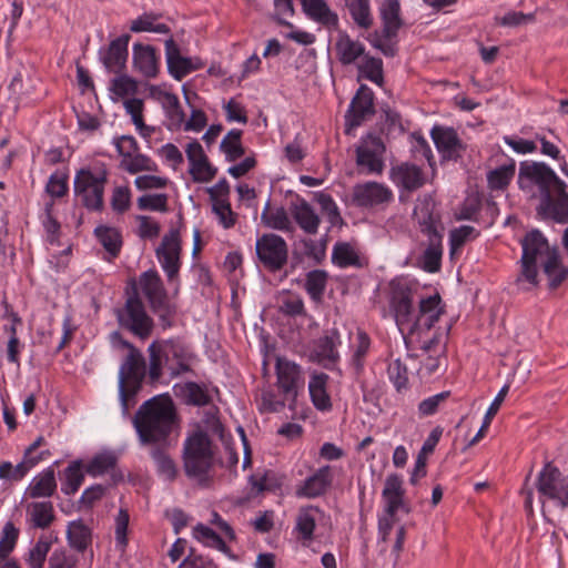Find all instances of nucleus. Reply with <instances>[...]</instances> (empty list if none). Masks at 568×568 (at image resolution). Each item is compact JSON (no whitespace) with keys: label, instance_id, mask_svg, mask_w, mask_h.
Here are the masks:
<instances>
[{"label":"nucleus","instance_id":"f257e3e1","mask_svg":"<svg viewBox=\"0 0 568 568\" xmlns=\"http://www.w3.org/2000/svg\"><path fill=\"white\" fill-rule=\"evenodd\" d=\"M390 308L402 335L420 336L430 331L444 314V306L438 293L420 298L418 310L413 307V291L403 280L390 282Z\"/></svg>","mask_w":568,"mask_h":568},{"label":"nucleus","instance_id":"f03ea898","mask_svg":"<svg viewBox=\"0 0 568 568\" xmlns=\"http://www.w3.org/2000/svg\"><path fill=\"white\" fill-rule=\"evenodd\" d=\"M142 444H162L178 425L174 403L169 395H158L144 402L133 418Z\"/></svg>","mask_w":568,"mask_h":568},{"label":"nucleus","instance_id":"7ed1b4c3","mask_svg":"<svg viewBox=\"0 0 568 568\" xmlns=\"http://www.w3.org/2000/svg\"><path fill=\"white\" fill-rule=\"evenodd\" d=\"M414 217L420 233L427 237L420 263L423 270L435 273L440 268L443 255L444 225L430 196L419 200L414 209Z\"/></svg>","mask_w":568,"mask_h":568},{"label":"nucleus","instance_id":"20e7f679","mask_svg":"<svg viewBox=\"0 0 568 568\" xmlns=\"http://www.w3.org/2000/svg\"><path fill=\"white\" fill-rule=\"evenodd\" d=\"M518 184L527 196L539 199V202L554 196L555 192H562V186H566L547 164L529 161H524L519 165Z\"/></svg>","mask_w":568,"mask_h":568},{"label":"nucleus","instance_id":"39448f33","mask_svg":"<svg viewBox=\"0 0 568 568\" xmlns=\"http://www.w3.org/2000/svg\"><path fill=\"white\" fill-rule=\"evenodd\" d=\"M146 374L145 359L138 348H132L119 369V396L123 414L136 404L135 396Z\"/></svg>","mask_w":568,"mask_h":568},{"label":"nucleus","instance_id":"423d86ee","mask_svg":"<svg viewBox=\"0 0 568 568\" xmlns=\"http://www.w3.org/2000/svg\"><path fill=\"white\" fill-rule=\"evenodd\" d=\"M523 255H521V273L517 278V283L527 282L530 287L538 284V263L544 265L552 254H558L555 248H551L544 237V235L534 230L526 234L521 240Z\"/></svg>","mask_w":568,"mask_h":568},{"label":"nucleus","instance_id":"0eeeda50","mask_svg":"<svg viewBox=\"0 0 568 568\" xmlns=\"http://www.w3.org/2000/svg\"><path fill=\"white\" fill-rule=\"evenodd\" d=\"M184 470L189 477L203 480L213 466V449L209 436L196 432L184 443Z\"/></svg>","mask_w":568,"mask_h":568},{"label":"nucleus","instance_id":"6e6552de","mask_svg":"<svg viewBox=\"0 0 568 568\" xmlns=\"http://www.w3.org/2000/svg\"><path fill=\"white\" fill-rule=\"evenodd\" d=\"M106 181L108 171L104 168H83L77 172L74 193L88 210H102Z\"/></svg>","mask_w":568,"mask_h":568},{"label":"nucleus","instance_id":"1a4fd4ad","mask_svg":"<svg viewBox=\"0 0 568 568\" xmlns=\"http://www.w3.org/2000/svg\"><path fill=\"white\" fill-rule=\"evenodd\" d=\"M140 285L152 312L159 317L161 326H171L175 306L169 302L168 293L159 273L154 270L142 273Z\"/></svg>","mask_w":568,"mask_h":568},{"label":"nucleus","instance_id":"9d476101","mask_svg":"<svg viewBox=\"0 0 568 568\" xmlns=\"http://www.w3.org/2000/svg\"><path fill=\"white\" fill-rule=\"evenodd\" d=\"M182 242L176 229L170 230L155 250L156 258L166 274L168 282L174 285L173 295L180 290L179 273L181 268Z\"/></svg>","mask_w":568,"mask_h":568},{"label":"nucleus","instance_id":"9b49d317","mask_svg":"<svg viewBox=\"0 0 568 568\" xmlns=\"http://www.w3.org/2000/svg\"><path fill=\"white\" fill-rule=\"evenodd\" d=\"M118 320L122 327L142 339L148 338L152 333L153 320L146 314L138 294L126 300L124 308L118 315Z\"/></svg>","mask_w":568,"mask_h":568},{"label":"nucleus","instance_id":"f8f14e48","mask_svg":"<svg viewBox=\"0 0 568 568\" xmlns=\"http://www.w3.org/2000/svg\"><path fill=\"white\" fill-rule=\"evenodd\" d=\"M255 251L258 261L272 272L280 271L287 262V244L277 234H263L256 241Z\"/></svg>","mask_w":568,"mask_h":568},{"label":"nucleus","instance_id":"ddd939ff","mask_svg":"<svg viewBox=\"0 0 568 568\" xmlns=\"http://www.w3.org/2000/svg\"><path fill=\"white\" fill-rule=\"evenodd\" d=\"M538 493L555 500L562 509L568 507V478L560 470L547 463L538 475Z\"/></svg>","mask_w":568,"mask_h":568},{"label":"nucleus","instance_id":"4468645a","mask_svg":"<svg viewBox=\"0 0 568 568\" xmlns=\"http://www.w3.org/2000/svg\"><path fill=\"white\" fill-rule=\"evenodd\" d=\"M385 144L379 136L368 134L356 148V164L367 173L382 174L384 170Z\"/></svg>","mask_w":568,"mask_h":568},{"label":"nucleus","instance_id":"2eb2a0df","mask_svg":"<svg viewBox=\"0 0 568 568\" xmlns=\"http://www.w3.org/2000/svg\"><path fill=\"white\" fill-rule=\"evenodd\" d=\"M374 114V93L367 85L362 84L352 99L349 108L345 114V132L349 134L354 128L359 126Z\"/></svg>","mask_w":568,"mask_h":568},{"label":"nucleus","instance_id":"dca6fc26","mask_svg":"<svg viewBox=\"0 0 568 568\" xmlns=\"http://www.w3.org/2000/svg\"><path fill=\"white\" fill-rule=\"evenodd\" d=\"M160 345L162 347L165 367L172 377L191 371L194 356L184 344L175 341H166Z\"/></svg>","mask_w":568,"mask_h":568},{"label":"nucleus","instance_id":"f3484780","mask_svg":"<svg viewBox=\"0 0 568 568\" xmlns=\"http://www.w3.org/2000/svg\"><path fill=\"white\" fill-rule=\"evenodd\" d=\"M392 197V191L378 182L358 183L352 192L353 203L358 207H374L388 203Z\"/></svg>","mask_w":568,"mask_h":568},{"label":"nucleus","instance_id":"a211bd4d","mask_svg":"<svg viewBox=\"0 0 568 568\" xmlns=\"http://www.w3.org/2000/svg\"><path fill=\"white\" fill-rule=\"evenodd\" d=\"M277 386L286 399L294 400L304 381L298 365L293 362L278 358L276 362Z\"/></svg>","mask_w":568,"mask_h":568},{"label":"nucleus","instance_id":"6ab92c4d","mask_svg":"<svg viewBox=\"0 0 568 568\" xmlns=\"http://www.w3.org/2000/svg\"><path fill=\"white\" fill-rule=\"evenodd\" d=\"M185 153L193 181L204 183L214 179L217 170L211 165L202 145L196 140L186 145Z\"/></svg>","mask_w":568,"mask_h":568},{"label":"nucleus","instance_id":"aec40b11","mask_svg":"<svg viewBox=\"0 0 568 568\" xmlns=\"http://www.w3.org/2000/svg\"><path fill=\"white\" fill-rule=\"evenodd\" d=\"M430 134L443 159L457 160L462 156L465 148L453 128L435 125Z\"/></svg>","mask_w":568,"mask_h":568},{"label":"nucleus","instance_id":"412c9836","mask_svg":"<svg viewBox=\"0 0 568 568\" xmlns=\"http://www.w3.org/2000/svg\"><path fill=\"white\" fill-rule=\"evenodd\" d=\"M382 495L385 500V514L389 517H395L399 509L409 513V508L404 503L405 490L399 475L390 474L387 476Z\"/></svg>","mask_w":568,"mask_h":568},{"label":"nucleus","instance_id":"4be33fe9","mask_svg":"<svg viewBox=\"0 0 568 568\" xmlns=\"http://www.w3.org/2000/svg\"><path fill=\"white\" fill-rule=\"evenodd\" d=\"M537 213L544 219H551L558 223H568V194L566 186H562V192L554 193L544 202H539Z\"/></svg>","mask_w":568,"mask_h":568},{"label":"nucleus","instance_id":"5701e85b","mask_svg":"<svg viewBox=\"0 0 568 568\" xmlns=\"http://www.w3.org/2000/svg\"><path fill=\"white\" fill-rule=\"evenodd\" d=\"M339 343V334L336 329L329 334L318 338L312 351V358L329 368L335 365L338 359L337 344Z\"/></svg>","mask_w":568,"mask_h":568},{"label":"nucleus","instance_id":"b1692460","mask_svg":"<svg viewBox=\"0 0 568 568\" xmlns=\"http://www.w3.org/2000/svg\"><path fill=\"white\" fill-rule=\"evenodd\" d=\"M165 57L169 72L176 80L183 79L199 68L191 59L181 55L179 45L172 38L165 41Z\"/></svg>","mask_w":568,"mask_h":568},{"label":"nucleus","instance_id":"393cba45","mask_svg":"<svg viewBox=\"0 0 568 568\" xmlns=\"http://www.w3.org/2000/svg\"><path fill=\"white\" fill-rule=\"evenodd\" d=\"M129 34H123L110 42L105 54L102 58L103 64L109 72L120 73L126 63Z\"/></svg>","mask_w":568,"mask_h":568},{"label":"nucleus","instance_id":"a878e982","mask_svg":"<svg viewBox=\"0 0 568 568\" xmlns=\"http://www.w3.org/2000/svg\"><path fill=\"white\" fill-rule=\"evenodd\" d=\"M393 182L407 191H414L422 187L425 183L422 170L409 163H403L390 170Z\"/></svg>","mask_w":568,"mask_h":568},{"label":"nucleus","instance_id":"bb28decb","mask_svg":"<svg viewBox=\"0 0 568 568\" xmlns=\"http://www.w3.org/2000/svg\"><path fill=\"white\" fill-rule=\"evenodd\" d=\"M291 213L301 230L310 235L317 233L321 219L308 202L302 199L292 203Z\"/></svg>","mask_w":568,"mask_h":568},{"label":"nucleus","instance_id":"cd10ccee","mask_svg":"<svg viewBox=\"0 0 568 568\" xmlns=\"http://www.w3.org/2000/svg\"><path fill=\"white\" fill-rule=\"evenodd\" d=\"M332 480L331 467L323 466L304 480L303 486L297 489V494L307 498L318 497L327 490Z\"/></svg>","mask_w":568,"mask_h":568},{"label":"nucleus","instance_id":"c85d7f7f","mask_svg":"<svg viewBox=\"0 0 568 568\" xmlns=\"http://www.w3.org/2000/svg\"><path fill=\"white\" fill-rule=\"evenodd\" d=\"M150 97L162 105L173 125L180 126L184 122V112L175 94L161 90L158 87H152L150 89Z\"/></svg>","mask_w":568,"mask_h":568},{"label":"nucleus","instance_id":"c756f323","mask_svg":"<svg viewBox=\"0 0 568 568\" xmlns=\"http://www.w3.org/2000/svg\"><path fill=\"white\" fill-rule=\"evenodd\" d=\"M305 14L313 21L326 28H337L338 17L333 12L325 0H301Z\"/></svg>","mask_w":568,"mask_h":568},{"label":"nucleus","instance_id":"7c9ffc66","mask_svg":"<svg viewBox=\"0 0 568 568\" xmlns=\"http://www.w3.org/2000/svg\"><path fill=\"white\" fill-rule=\"evenodd\" d=\"M118 464V456L113 452H102L92 457L85 466V473L92 477L101 476L105 473H111L114 483L122 479V475L115 471Z\"/></svg>","mask_w":568,"mask_h":568},{"label":"nucleus","instance_id":"2f4dec72","mask_svg":"<svg viewBox=\"0 0 568 568\" xmlns=\"http://www.w3.org/2000/svg\"><path fill=\"white\" fill-rule=\"evenodd\" d=\"M335 51L338 61L348 65L354 63L365 52V47L362 42L353 40L346 32L338 33Z\"/></svg>","mask_w":568,"mask_h":568},{"label":"nucleus","instance_id":"473e14b6","mask_svg":"<svg viewBox=\"0 0 568 568\" xmlns=\"http://www.w3.org/2000/svg\"><path fill=\"white\" fill-rule=\"evenodd\" d=\"M133 64L146 78L158 74V59L151 45L136 43L133 45Z\"/></svg>","mask_w":568,"mask_h":568},{"label":"nucleus","instance_id":"72a5a7b5","mask_svg":"<svg viewBox=\"0 0 568 568\" xmlns=\"http://www.w3.org/2000/svg\"><path fill=\"white\" fill-rule=\"evenodd\" d=\"M381 18L383 21V36L386 39L396 37L402 27L399 17L400 4L398 0H384L381 6Z\"/></svg>","mask_w":568,"mask_h":568},{"label":"nucleus","instance_id":"f704fd0d","mask_svg":"<svg viewBox=\"0 0 568 568\" xmlns=\"http://www.w3.org/2000/svg\"><path fill=\"white\" fill-rule=\"evenodd\" d=\"M57 489V481L54 476V470L49 467L36 476L29 487L27 488L26 494L30 498H42L50 497Z\"/></svg>","mask_w":568,"mask_h":568},{"label":"nucleus","instance_id":"c9c22d12","mask_svg":"<svg viewBox=\"0 0 568 568\" xmlns=\"http://www.w3.org/2000/svg\"><path fill=\"white\" fill-rule=\"evenodd\" d=\"M320 516L321 510L317 507L308 506L300 509L296 517L295 529L300 534L304 545L313 540L316 521Z\"/></svg>","mask_w":568,"mask_h":568},{"label":"nucleus","instance_id":"e433bc0d","mask_svg":"<svg viewBox=\"0 0 568 568\" xmlns=\"http://www.w3.org/2000/svg\"><path fill=\"white\" fill-rule=\"evenodd\" d=\"M261 220L265 226L282 231V232H294V225L288 216V213L283 206L272 209L270 202L266 203Z\"/></svg>","mask_w":568,"mask_h":568},{"label":"nucleus","instance_id":"4c0bfd02","mask_svg":"<svg viewBox=\"0 0 568 568\" xmlns=\"http://www.w3.org/2000/svg\"><path fill=\"white\" fill-rule=\"evenodd\" d=\"M328 376L324 373L314 374L308 383V390L314 406L320 410L332 407L331 398L326 392Z\"/></svg>","mask_w":568,"mask_h":568},{"label":"nucleus","instance_id":"58836bf2","mask_svg":"<svg viewBox=\"0 0 568 568\" xmlns=\"http://www.w3.org/2000/svg\"><path fill=\"white\" fill-rule=\"evenodd\" d=\"M30 520L36 528L45 529L54 520L53 505L50 501L31 503L27 508Z\"/></svg>","mask_w":568,"mask_h":568},{"label":"nucleus","instance_id":"ea45409f","mask_svg":"<svg viewBox=\"0 0 568 568\" xmlns=\"http://www.w3.org/2000/svg\"><path fill=\"white\" fill-rule=\"evenodd\" d=\"M67 538L72 548L83 552L91 542V530L81 520L71 521L68 526Z\"/></svg>","mask_w":568,"mask_h":568},{"label":"nucleus","instance_id":"a19ab883","mask_svg":"<svg viewBox=\"0 0 568 568\" xmlns=\"http://www.w3.org/2000/svg\"><path fill=\"white\" fill-rule=\"evenodd\" d=\"M84 480L83 465L80 460L72 462L64 469L61 490L65 495H74Z\"/></svg>","mask_w":568,"mask_h":568},{"label":"nucleus","instance_id":"79ce46f5","mask_svg":"<svg viewBox=\"0 0 568 568\" xmlns=\"http://www.w3.org/2000/svg\"><path fill=\"white\" fill-rule=\"evenodd\" d=\"M94 232L99 242L109 253L110 257H116L122 246L120 232L116 229L109 226H98Z\"/></svg>","mask_w":568,"mask_h":568},{"label":"nucleus","instance_id":"37998d69","mask_svg":"<svg viewBox=\"0 0 568 568\" xmlns=\"http://www.w3.org/2000/svg\"><path fill=\"white\" fill-rule=\"evenodd\" d=\"M332 261L338 267L361 266L359 256L353 245L346 242L336 243Z\"/></svg>","mask_w":568,"mask_h":568},{"label":"nucleus","instance_id":"c03bdc74","mask_svg":"<svg viewBox=\"0 0 568 568\" xmlns=\"http://www.w3.org/2000/svg\"><path fill=\"white\" fill-rule=\"evenodd\" d=\"M354 22L363 29H368L373 24L371 14L369 0H345Z\"/></svg>","mask_w":568,"mask_h":568},{"label":"nucleus","instance_id":"a18cd8bd","mask_svg":"<svg viewBox=\"0 0 568 568\" xmlns=\"http://www.w3.org/2000/svg\"><path fill=\"white\" fill-rule=\"evenodd\" d=\"M327 273L323 270H314L306 274L304 287L311 298L320 302L327 284Z\"/></svg>","mask_w":568,"mask_h":568},{"label":"nucleus","instance_id":"49530a36","mask_svg":"<svg viewBox=\"0 0 568 568\" xmlns=\"http://www.w3.org/2000/svg\"><path fill=\"white\" fill-rule=\"evenodd\" d=\"M242 131L233 129L227 132L221 142V150L229 162L236 161L244 155V148L241 143Z\"/></svg>","mask_w":568,"mask_h":568},{"label":"nucleus","instance_id":"de8ad7c7","mask_svg":"<svg viewBox=\"0 0 568 568\" xmlns=\"http://www.w3.org/2000/svg\"><path fill=\"white\" fill-rule=\"evenodd\" d=\"M182 394L185 402L194 406H207L212 402V397L204 385L195 382H187L182 387Z\"/></svg>","mask_w":568,"mask_h":568},{"label":"nucleus","instance_id":"09e8293b","mask_svg":"<svg viewBox=\"0 0 568 568\" xmlns=\"http://www.w3.org/2000/svg\"><path fill=\"white\" fill-rule=\"evenodd\" d=\"M193 537L207 547L217 549L224 554L229 552L225 541L210 527L197 524L193 528Z\"/></svg>","mask_w":568,"mask_h":568},{"label":"nucleus","instance_id":"8fccbe9b","mask_svg":"<svg viewBox=\"0 0 568 568\" xmlns=\"http://www.w3.org/2000/svg\"><path fill=\"white\" fill-rule=\"evenodd\" d=\"M542 268L549 280L550 290L557 288L568 274V268L561 265L558 254H552L547 262H544Z\"/></svg>","mask_w":568,"mask_h":568},{"label":"nucleus","instance_id":"3c124183","mask_svg":"<svg viewBox=\"0 0 568 568\" xmlns=\"http://www.w3.org/2000/svg\"><path fill=\"white\" fill-rule=\"evenodd\" d=\"M515 162L501 165L487 174L488 185L491 190L505 189L515 175Z\"/></svg>","mask_w":568,"mask_h":568},{"label":"nucleus","instance_id":"603ef678","mask_svg":"<svg viewBox=\"0 0 568 568\" xmlns=\"http://www.w3.org/2000/svg\"><path fill=\"white\" fill-rule=\"evenodd\" d=\"M358 71L364 78L372 81L373 83L379 87L383 85V61L381 59L365 57L363 62L358 65Z\"/></svg>","mask_w":568,"mask_h":568},{"label":"nucleus","instance_id":"864d4df0","mask_svg":"<svg viewBox=\"0 0 568 568\" xmlns=\"http://www.w3.org/2000/svg\"><path fill=\"white\" fill-rule=\"evenodd\" d=\"M121 168L131 174H135L141 171H156V164L146 155L140 153H133L126 159L121 160Z\"/></svg>","mask_w":568,"mask_h":568},{"label":"nucleus","instance_id":"5fc2aeb1","mask_svg":"<svg viewBox=\"0 0 568 568\" xmlns=\"http://www.w3.org/2000/svg\"><path fill=\"white\" fill-rule=\"evenodd\" d=\"M149 371L148 375L152 383H155L162 376V368L165 366L162 347L159 343L153 342L149 348Z\"/></svg>","mask_w":568,"mask_h":568},{"label":"nucleus","instance_id":"6e6d98bb","mask_svg":"<svg viewBox=\"0 0 568 568\" xmlns=\"http://www.w3.org/2000/svg\"><path fill=\"white\" fill-rule=\"evenodd\" d=\"M160 476L165 480H173L176 476V467L171 457L163 449L154 448L151 453Z\"/></svg>","mask_w":568,"mask_h":568},{"label":"nucleus","instance_id":"4d7b16f0","mask_svg":"<svg viewBox=\"0 0 568 568\" xmlns=\"http://www.w3.org/2000/svg\"><path fill=\"white\" fill-rule=\"evenodd\" d=\"M50 547L51 542L48 539L43 537L39 538L34 546L29 550L28 557L26 558L29 567L43 568Z\"/></svg>","mask_w":568,"mask_h":568},{"label":"nucleus","instance_id":"13d9d810","mask_svg":"<svg viewBox=\"0 0 568 568\" xmlns=\"http://www.w3.org/2000/svg\"><path fill=\"white\" fill-rule=\"evenodd\" d=\"M19 530L12 521L4 524L0 537V559H9L10 552L13 550L18 540Z\"/></svg>","mask_w":568,"mask_h":568},{"label":"nucleus","instance_id":"bf43d9fd","mask_svg":"<svg viewBox=\"0 0 568 568\" xmlns=\"http://www.w3.org/2000/svg\"><path fill=\"white\" fill-rule=\"evenodd\" d=\"M130 516L129 511L125 508H120L118 515L114 518V535H115V544L116 548L120 550H124L128 546V527H129Z\"/></svg>","mask_w":568,"mask_h":568},{"label":"nucleus","instance_id":"052dcab7","mask_svg":"<svg viewBox=\"0 0 568 568\" xmlns=\"http://www.w3.org/2000/svg\"><path fill=\"white\" fill-rule=\"evenodd\" d=\"M156 17L152 14H143L138 19L133 20L130 27L132 32H155V33H168L169 27L164 23H155Z\"/></svg>","mask_w":568,"mask_h":568},{"label":"nucleus","instance_id":"680f3d73","mask_svg":"<svg viewBox=\"0 0 568 568\" xmlns=\"http://www.w3.org/2000/svg\"><path fill=\"white\" fill-rule=\"evenodd\" d=\"M387 374L390 382L399 392L407 387L408 384V369L399 358L393 359L387 367Z\"/></svg>","mask_w":568,"mask_h":568},{"label":"nucleus","instance_id":"e2e57ef3","mask_svg":"<svg viewBox=\"0 0 568 568\" xmlns=\"http://www.w3.org/2000/svg\"><path fill=\"white\" fill-rule=\"evenodd\" d=\"M78 557L64 548H57L48 560V568H78Z\"/></svg>","mask_w":568,"mask_h":568},{"label":"nucleus","instance_id":"0e129e2a","mask_svg":"<svg viewBox=\"0 0 568 568\" xmlns=\"http://www.w3.org/2000/svg\"><path fill=\"white\" fill-rule=\"evenodd\" d=\"M50 455L49 450H42L37 456H29V453H24L23 459L16 467H13L12 480L22 479L30 469L37 466L41 460L45 459Z\"/></svg>","mask_w":568,"mask_h":568},{"label":"nucleus","instance_id":"69168bd1","mask_svg":"<svg viewBox=\"0 0 568 568\" xmlns=\"http://www.w3.org/2000/svg\"><path fill=\"white\" fill-rule=\"evenodd\" d=\"M212 210L224 229H231L235 225L237 215L233 212L229 200L215 201V203H212Z\"/></svg>","mask_w":568,"mask_h":568},{"label":"nucleus","instance_id":"338daca9","mask_svg":"<svg viewBox=\"0 0 568 568\" xmlns=\"http://www.w3.org/2000/svg\"><path fill=\"white\" fill-rule=\"evenodd\" d=\"M138 207L140 210L166 212L168 195L166 194H145L138 199Z\"/></svg>","mask_w":568,"mask_h":568},{"label":"nucleus","instance_id":"774afa93","mask_svg":"<svg viewBox=\"0 0 568 568\" xmlns=\"http://www.w3.org/2000/svg\"><path fill=\"white\" fill-rule=\"evenodd\" d=\"M280 311L288 316L303 315L305 313L304 302L298 295L284 294L281 297Z\"/></svg>","mask_w":568,"mask_h":568}]
</instances>
